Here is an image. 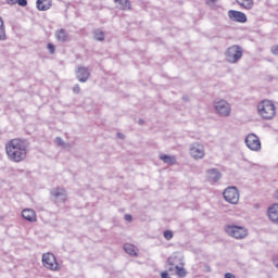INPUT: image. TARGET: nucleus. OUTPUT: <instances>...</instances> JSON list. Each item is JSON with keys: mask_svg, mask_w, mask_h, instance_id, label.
Returning <instances> with one entry per match:
<instances>
[{"mask_svg": "<svg viewBox=\"0 0 278 278\" xmlns=\"http://www.w3.org/2000/svg\"><path fill=\"white\" fill-rule=\"evenodd\" d=\"M29 143L25 139H11L5 144L7 157L10 162H14L15 164H21V162H25L27 160V149Z\"/></svg>", "mask_w": 278, "mask_h": 278, "instance_id": "obj_1", "label": "nucleus"}, {"mask_svg": "<svg viewBox=\"0 0 278 278\" xmlns=\"http://www.w3.org/2000/svg\"><path fill=\"white\" fill-rule=\"evenodd\" d=\"M257 112L260 116L264 118V121H273L277 115V110L275 108V103L270 100H263L257 105Z\"/></svg>", "mask_w": 278, "mask_h": 278, "instance_id": "obj_2", "label": "nucleus"}, {"mask_svg": "<svg viewBox=\"0 0 278 278\" xmlns=\"http://www.w3.org/2000/svg\"><path fill=\"white\" fill-rule=\"evenodd\" d=\"M242 47L238 46V45H233L229 48H227L226 52H225V58L226 61L229 64H238V62H240V60H242Z\"/></svg>", "mask_w": 278, "mask_h": 278, "instance_id": "obj_3", "label": "nucleus"}, {"mask_svg": "<svg viewBox=\"0 0 278 278\" xmlns=\"http://www.w3.org/2000/svg\"><path fill=\"white\" fill-rule=\"evenodd\" d=\"M225 231L230 238H235V240H244L249 236V230L243 226L228 225L225 227Z\"/></svg>", "mask_w": 278, "mask_h": 278, "instance_id": "obj_4", "label": "nucleus"}, {"mask_svg": "<svg viewBox=\"0 0 278 278\" xmlns=\"http://www.w3.org/2000/svg\"><path fill=\"white\" fill-rule=\"evenodd\" d=\"M50 197L56 205L66 203L68 201V192L64 188L56 187L50 191Z\"/></svg>", "mask_w": 278, "mask_h": 278, "instance_id": "obj_5", "label": "nucleus"}, {"mask_svg": "<svg viewBox=\"0 0 278 278\" xmlns=\"http://www.w3.org/2000/svg\"><path fill=\"white\" fill-rule=\"evenodd\" d=\"M223 197L227 203H231V205H238V201H240V192L236 187H228L224 190Z\"/></svg>", "mask_w": 278, "mask_h": 278, "instance_id": "obj_6", "label": "nucleus"}, {"mask_svg": "<svg viewBox=\"0 0 278 278\" xmlns=\"http://www.w3.org/2000/svg\"><path fill=\"white\" fill-rule=\"evenodd\" d=\"M42 265L48 270H60V264H58V260L53 253L42 254Z\"/></svg>", "mask_w": 278, "mask_h": 278, "instance_id": "obj_7", "label": "nucleus"}, {"mask_svg": "<svg viewBox=\"0 0 278 278\" xmlns=\"http://www.w3.org/2000/svg\"><path fill=\"white\" fill-rule=\"evenodd\" d=\"M215 112H217L219 116L227 118V116L231 114V105L227 101L220 100L215 103Z\"/></svg>", "mask_w": 278, "mask_h": 278, "instance_id": "obj_8", "label": "nucleus"}, {"mask_svg": "<svg viewBox=\"0 0 278 278\" xmlns=\"http://www.w3.org/2000/svg\"><path fill=\"white\" fill-rule=\"evenodd\" d=\"M245 144L251 151H260L262 149V142L260 137L255 134H250L245 138Z\"/></svg>", "mask_w": 278, "mask_h": 278, "instance_id": "obj_9", "label": "nucleus"}, {"mask_svg": "<svg viewBox=\"0 0 278 278\" xmlns=\"http://www.w3.org/2000/svg\"><path fill=\"white\" fill-rule=\"evenodd\" d=\"M190 155L193 160H203L205 157V148L199 142H194L190 146Z\"/></svg>", "mask_w": 278, "mask_h": 278, "instance_id": "obj_10", "label": "nucleus"}, {"mask_svg": "<svg viewBox=\"0 0 278 278\" xmlns=\"http://www.w3.org/2000/svg\"><path fill=\"white\" fill-rule=\"evenodd\" d=\"M76 78L80 84H86L90 79V70L86 66H78L76 70Z\"/></svg>", "mask_w": 278, "mask_h": 278, "instance_id": "obj_11", "label": "nucleus"}, {"mask_svg": "<svg viewBox=\"0 0 278 278\" xmlns=\"http://www.w3.org/2000/svg\"><path fill=\"white\" fill-rule=\"evenodd\" d=\"M228 18L235 23H247V14L241 11L230 10L228 11Z\"/></svg>", "mask_w": 278, "mask_h": 278, "instance_id": "obj_12", "label": "nucleus"}, {"mask_svg": "<svg viewBox=\"0 0 278 278\" xmlns=\"http://www.w3.org/2000/svg\"><path fill=\"white\" fill-rule=\"evenodd\" d=\"M207 175V182L208 184H218L220 181V178L223 177V174H220V170L218 168H211L206 172Z\"/></svg>", "mask_w": 278, "mask_h": 278, "instance_id": "obj_13", "label": "nucleus"}, {"mask_svg": "<svg viewBox=\"0 0 278 278\" xmlns=\"http://www.w3.org/2000/svg\"><path fill=\"white\" fill-rule=\"evenodd\" d=\"M267 216L274 225H278V203L273 204L267 210Z\"/></svg>", "mask_w": 278, "mask_h": 278, "instance_id": "obj_14", "label": "nucleus"}, {"mask_svg": "<svg viewBox=\"0 0 278 278\" xmlns=\"http://www.w3.org/2000/svg\"><path fill=\"white\" fill-rule=\"evenodd\" d=\"M54 36L59 42H70L71 40V35L64 28L56 30Z\"/></svg>", "mask_w": 278, "mask_h": 278, "instance_id": "obj_15", "label": "nucleus"}, {"mask_svg": "<svg viewBox=\"0 0 278 278\" xmlns=\"http://www.w3.org/2000/svg\"><path fill=\"white\" fill-rule=\"evenodd\" d=\"M22 217L28 223H36V212L31 208H25L22 212Z\"/></svg>", "mask_w": 278, "mask_h": 278, "instance_id": "obj_16", "label": "nucleus"}, {"mask_svg": "<svg viewBox=\"0 0 278 278\" xmlns=\"http://www.w3.org/2000/svg\"><path fill=\"white\" fill-rule=\"evenodd\" d=\"M36 3L39 12H47V10H51V7L53 5L51 0H37Z\"/></svg>", "mask_w": 278, "mask_h": 278, "instance_id": "obj_17", "label": "nucleus"}, {"mask_svg": "<svg viewBox=\"0 0 278 278\" xmlns=\"http://www.w3.org/2000/svg\"><path fill=\"white\" fill-rule=\"evenodd\" d=\"M160 160L164 162V164H168V166H175V164H177V159L168 154H160Z\"/></svg>", "mask_w": 278, "mask_h": 278, "instance_id": "obj_18", "label": "nucleus"}, {"mask_svg": "<svg viewBox=\"0 0 278 278\" xmlns=\"http://www.w3.org/2000/svg\"><path fill=\"white\" fill-rule=\"evenodd\" d=\"M114 3L117 5L118 10H131V2L129 0H113Z\"/></svg>", "mask_w": 278, "mask_h": 278, "instance_id": "obj_19", "label": "nucleus"}, {"mask_svg": "<svg viewBox=\"0 0 278 278\" xmlns=\"http://www.w3.org/2000/svg\"><path fill=\"white\" fill-rule=\"evenodd\" d=\"M236 2L238 5H241V8H244V10H253V0H236Z\"/></svg>", "mask_w": 278, "mask_h": 278, "instance_id": "obj_20", "label": "nucleus"}, {"mask_svg": "<svg viewBox=\"0 0 278 278\" xmlns=\"http://www.w3.org/2000/svg\"><path fill=\"white\" fill-rule=\"evenodd\" d=\"M8 40V36L5 35V24L3 23V17L0 16V41Z\"/></svg>", "mask_w": 278, "mask_h": 278, "instance_id": "obj_21", "label": "nucleus"}, {"mask_svg": "<svg viewBox=\"0 0 278 278\" xmlns=\"http://www.w3.org/2000/svg\"><path fill=\"white\" fill-rule=\"evenodd\" d=\"M124 251L128 254V255H132L136 257V255H138V253H136V247L131 243H126L124 244Z\"/></svg>", "mask_w": 278, "mask_h": 278, "instance_id": "obj_22", "label": "nucleus"}, {"mask_svg": "<svg viewBox=\"0 0 278 278\" xmlns=\"http://www.w3.org/2000/svg\"><path fill=\"white\" fill-rule=\"evenodd\" d=\"M93 40H97L98 42H103V40H105V33L99 29L94 30Z\"/></svg>", "mask_w": 278, "mask_h": 278, "instance_id": "obj_23", "label": "nucleus"}, {"mask_svg": "<svg viewBox=\"0 0 278 278\" xmlns=\"http://www.w3.org/2000/svg\"><path fill=\"white\" fill-rule=\"evenodd\" d=\"M167 264H169V266H172L168 268V270H173L174 268H177V266H179L177 264V256L176 255L169 256L167 260Z\"/></svg>", "mask_w": 278, "mask_h": 278, "instance_id": "obj_24", "label": "nucleus"}, {"mask_svg": "<svg viewBox=\"0 0 278 278\" xmlns=\"http://www.w3.org/2000/svg\"><path fill=\"white\" fill-rule=\"evenodd\" d=\"M176 270L178 277H186V269L184 267H179V265H176Z\"/></svg>", "mask_w": 278, "mask_h": 278, "instance_id": "obj_25", "label": "nucleus"}, {"mask_svg": "<svg viewBox=\"0 0 278 278\" xmlns=\"http://www.w3.org/2000/svg\"><path fill=\"white\" fill-rule=\"evenodd\" d=\"M165 240H173V230H165L163 232Z\"/></svg>", "mask_w": 278, "mask_h": 278, "instance_id": "obj_26", "label": "nucleus"}, {"mask_svg": "<svg viewBox=\"0 0 278 278\" xmlns=\"http://www.w3.org/2000/svg\"><path fill=\"white\" fill-rule=\"evenodd\" d=\"M47 49H48L50 55H53V54L55 53V45H53V43H48V45H47Z\"/></svg>", "mask_w": 278, "mask_h": 278, "instance_id": "obj_27", "label": "nucleus"}, {"mask_svg": "<svg viewBox=\"0 0 278 278\" xmlns=\"http://www.w3.org/2000/svg\"><path fill=\"white\" fill-rule=\"evenodd\" d=\"M54 141L58 144V147H64L66 144L62 137H56Z\"/></svg>", "mask_w": 278, "mask_h": 278, "instance_id": "obj_28", "label": "nucleus"}, {"mask_svg": "<svg viewBox=\"0 0 278 278\" xmlns=\"http://www.w3.org/2000/svg\"><path fill=\"white\" fill-rule=\"evenodd\" d=\"M73 92H74V94H79V92H81V87H79L78 84L75 85V86L73 87Z\"/></svg>", "mask_w": 278, "mask_h": 278, "instance_id": "obj_29", "label": "nucleus"}, {"mask_svg": "<svg viewBox=\"0 0 278 278\" xmlns=\"http://www.w3.org/2000/svg\"><path fill=\"white\" fill-rule=\"evenodd\" d=\"M17 4L21 5V8H26L27 0H17Z\"/></svg>", "mask_w": 278, "mask_h": 278, "instance_id": "obj_30", "label": "nucleus"}, {"mask_svg": "<svg viewBox=\"0 0 278 278\" xmlns=\"http://www.w3.org/2000/svg\"><path fill=\"white\" fill-rule=\"evenodd\" d=\"M273 55H278V46H273L270 49Z\"/></svg>", "mask_w": 278, "mask_h": 278, "instance_id": "obj_31", "label": "nucleus"}, {"mask_svg": "<svg viewBox=\"0 0 278 278\" xmlns=\"http://www.w3.org/2000/svg\"><path fill=\"white\" fill-rule=\"evenodd\" d=\"M18 0H7L8 5H16Z\"/></svg>", "mask_w": 278, "mask_h": 278, "instance_id": "obj_32", "label": "nucleus"}, {"mask_svg": "<svg viewBox=\"0 0 278 278\" xmlns=\"http://www.w3.org/2000/svg\"><path fill=\"white\" fill-rule=\"evenodd\" d=\"M125 220L131 222L134 219V217L130 214H126L124 216Z\"/></svg>", "mask_w": 278, "mask_h": 278, "instance_id": "obj_33", "label": "nucleus"}, {"mask_svg": "<svg viewBox=\"0 0 278 278\" xmlns=\"http://www.w3.org/2000/svg\"><path fill=\"white\" fill-rule=\"evenodd\" d=\"M161 277H162V278H170V276H168V271H163V273L161 274Z\"/></svg>", "mask_w": 278, "mask_h": 278, "instance_id": "obj_34", "label": "nucleus"}, {"mask_svg": "<svg viewBox=\"0 0 278 278\" xmlns=\"http://www.w3.org/2000/svg\"><path fill=\"white\" fill-rule=\"evenodd\" d=\"M182 101H186V102L190 101V97L189 96H184Z\"/></svg>", "mask_w": 278, "mask_h": 278, "instance_id": "obj_35", "label": "nucleus"}, {"mask_svg": "<svg viewBox=\"0 0 278 278\" xmlns=\"http://www.w3.org/2000/svg\"><path fill=\"white\" fill-rule=\"evenodd\" d=\"M206 273H212V267L210 265H205Z\"/></svg>", "mask_w": 278, "mask_h": 278, "instance_id": "obj_36", "label": "nucleus"}, {"mask_svg": "<svg viewBox=\"0 0 278 278\" xmlns=\"http://www.w3.org/2000/svg\"><path fill=\"white\" fill-rule=\"evenodd\" d=\"M139 125H144V119L140 118L139 119Z\"/></svg>", "mask_w": 278, "mask_h": 278, "instance_id": "obj_37", "label": "nucleus"}, {"mask_svg": "<svg viewBox=\"0 0 278 278\" xmlns=\"http://www.w3.org/2000/svg\"><path fill=\"white\" fill-rule=\"evenodd\" d=\"M275 199L278 201V191L275 192Z\"/></svg>", "mask_w": 278, "mask_h": 278, "instance_id": "obj_38", "label": "nucleus"}, {"mask_svg": "<svg viewBox=\"0 0 278 278\" xmlns=\"http://www.w3.org/2000/svg\"><path fill=\"white\" fill-rule=\"evenodd\" d=\"M118 138H124L123 134H117Z\"/></svg>", "mask_w": 278, "mask_h": 278, "instance_id": "obj_39", "label": "nucleus"}, {"mask_svg": "<svg viewBox=\"0 0 278 278\" xmlns=\"http://www.w3.org/2000/svg\"><path fill=\"white\" fill-rule=\"evenodd\" d=\"M208 1H211V3H216V1H218V0H208Z\"/></svg>", "mask_w": 278, "mask_h": 278, "instance_id": "obj_40", "label": "nucleus"}]
</instances>
